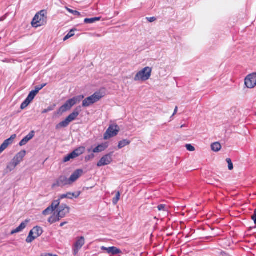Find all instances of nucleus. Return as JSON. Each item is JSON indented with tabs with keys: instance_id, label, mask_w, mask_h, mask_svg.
<instances>
[{
	"instance_id": "nucleus-1",
	"label": "nucleus",
	"mask_w": 256,
	"mask_h": 256,
	"mask_svg": "<svg viewBox=\"0 0 256 256\" xmlns=\"http://www.w3.org/2000/svg\"><path fill=\"white\" fill-rule=\"evenodd\" d=\"M46 12L44 10H40L34 16L32 22V26L34 28H38L46 24L47 21Z\"/></svg>"
},
{
	"instance_id": "nucleus-2",
	"label": "nucleus",
	"mask_w": 256,
	"mask_h": 256,
	"mask_svg": "<svg viewBox=\"0 0 256 256\" xmlns=\"http://www.w3.org/2000/svg\"><path fill=\"white\" fill-rule=\"evenodd\" d=\"M80 114V110L78 108H76L73 111V112L70 114L66 119L65 120L61 122L59 124H58L56 126V130H60L62 128L67 127L70 123L73 120H75L77 116Z\"/></svg>"
},
{
	"instance_id": "nucleus-3",
	"label": "nucleus",
	"mask_w": 256,
	"mask_h": 256,
	"mask_svg": "<svg viewBox=\"0 0 256 256\" xmlns=\"http://www.w3.org/2000/svg\"><path fill=\"white\" fill-rule=\"evenodd\" d=\"M104 96L103 92H94L92 96L86 98L82 101V106L88 107L91 104H94Z\"/></svg>"
},
{
	"instance_id": "nucleus-4",
	"label": "nucleus",
	"mask_w": 256,
	"mask_h": 256,
	"mask_svg": "<svg viewBox=\"0 0 256 256\" xmlns=\"http://www.w3.org/2000/svg\"><path fill=\"white\" fill-rule=\"evenodd\" d=\"M152 72V68H151L148 66L145 67L136 74L134 80L135 81H146L150 78Z\"/></svg>"
},
{
	"instance_id": "nucleus-5",
	"label": "nucleus",
	"mask_w": 256,
	"mask_h": 256,
	"mask_svg": "<svg viewBox=\"0 0 256 256\" xmlns=\"http://www.w3.org/2000/svg\"><path fill=\"white\" fill-rule=\"evenodd\" d=\"M43 232L42 228L38 226L34 227L29 232L28 236L26 239V242L30 243L36 238L39 237Z\"/></svg>"
},
{
	"instance_id": "nucleus-6",
	"label": "nucleus",
	"mask_w": 256,
	"mask_h": 256,
	"mask_svg": "<svg viewBox=\"0 0 256 256\" xmlns=\"http://www.w3.org/2000/svg\"><path fill=\"white\" fill-rule=\"evenodd\" d=\"M120 131V128L116 124L110 125L104 136L105 140L116 136Z\"/></svg>"
},
{
	"instance_id": "nucleus-7",
	"label": "nucleus",
	"mask_w": 256,
	"mask_h": 256,
	"mask_svg": "<svg viewBox=\"0 0 256 256\" xmlns=\"http://www.w3.org/2000/svg\"><path fill=\"white\" fill-rule=\"evenodd\" d=\"M244 84L248 88H254L256 86V72L248 75L245 78Z\"/></svg>"
},
{
	"instance_id": "nucleus-8",
	"label": "nucleus",
	"mask_w": 256,
	"mask_h": 256,
	"mask_svg": "<svg viewBox=\"0 0 256 256\" xmlns=\"http://www.w3.org/2000/svg\"><path fill=\"white\" fill-rule=\"evenodd\" d=\"M68 184H71L69 179L64 176H60L56 180V182L52 184V188H55L58 186L62 187Z\"/></svg>"
},
{
	"instance_id": "nucleus-9",
	"label": "nucleus",
	"mask_w": 256,
	"mask_h": 256,
	"mask_svg": "<svg viewBox=\"0 0 256 256\" xmlns=\"http://www.w3.org/2000/svg\"><path fill=\"white\" fill-rule=\"evenodd\" d=\"M112 152L102 156L97 164L98 167L108 165L112 162Z\"/></svg>"
},
{
	"instance_id": "nucleus-10",
	"label": "nucleus",
	"mask_w": 256,
	"mask_h": 256,
	"mask_svg": "<svg viewBox=\"0 0 256 256\" xmlns=\"http://www.w3.org/2000/svg\"><path fill=\"white\" fill-rule=\"evenodd\" d=\"M84 238L83 236H80L76 240L73 248V254L74 256L78 254L79 250L84 245Z\"/></svg>"
},
{
	"instance_id": "nucleus-11",
	"label": "nucleus",
	"mask_w": 256,
	"mask_h": 256,
	"mask_svg": "<svg viewBox=\"0 0 256 256\" xmlns=\"http://www.w3.org/2000/svg\"><path fill=\"white\" fill-rule=\"evenodd\" d=\"M70 208L65 204H62L57 208L56 212L60 218H64L70 212Z\"/></svg>"
},
{
	"instance_id": "nucleus-12",
	"label": "nucleus",
	"mask_w": 256,
	"mask_h": 256,
	"mask_svg": "<svg viewBox=\"0 0 256 256\" xmlns=\"http://www.w3.org/2000/svg\"><path fill=\"white\" fill-rule=\"evenodd\" d=\"M101 250L106 252L107 254L112 255H116L122 253L120 249L115 246L106 248L104 246L101 247Z\"/></svg>"
},
{
	"instance_id": "nucleus-13",
	"label": "nucleus",
	"mask_w": 256,
	"mask_h": 256,
	"mask_svg": "<svg viewBox=\"0 0 256 256\" xmlns=\"http://www.w3.org/2000/svg\"><path fill=\"white\" fill-rule=\"evenodd\" d=\"M16 134H12L11 136L5 140L4 142L2 144V145L0 146V154L5 150L7 148V147L10 144H12L14 141V140L16 138Z\"/></svg>"
},
{
	"instance_id": "nucleus-14",
	"label": "nucleus",
	"mask_w": 256,
	"mask_h": 256,
	"mask_svg": "<svg viewBox=\"0 0 256 256\" xmlns=\"http://www.w3.org/2000/svg\"><path fill=\"white\" fill-rule=\"evenodd\" d=\"M84 172L82 169H78L75 170L68 178L70 184L75 182L82 174Z\"/></svg>"
},
{
	"instance_id": "nucleus-15",
	"label": "nucleus",
	"mask_w": 256,
	"mask_h": 256,
	"mask_svg": "<svg viewBox=\"0 0 256 256\" xmlns=\"http://www.w3.org/2000/svg\"><path fill=\"white\" fill-rule=\"evenodd\" d=\"M26 154V150H23L20 151L14 156L12 161L18 166L21 162L22 161Z\"/></svg>"
},
{
	"instance_id": "nucleus-16",
	"label": "nucleus",
	"mask_w": 256,
	"mask_h": 256,
	"mask_svg": "<svg viewBox=\"0 0 256 256\" xmlns=\"http://www.w3.org/2000/svg\"><path fill=\"white\" fill-rule=\"evenodd\" d=\"M34 136V132L31 131L19 143L20 146L26 145L30 140Z\"/></svg>"
},
{
	"instance_id": "nucleus-17",
	"label": "nucleus",
	"mask_w": 256,
	"mask_h": 256,
	"mask_svg": "<svg viewBox=\"0 0 256 256\" xmlns=\"http://www.w3.org/2000/svg\"><path fill=\"white\" fill-rule=\"evenodd\" d=\"M80 194V192H67L66 194H62L60 196V199H63L64 198H68L69 199H72L73 198H77L79 196Z\"/></svg>"
},
{
	"instance_id": "nucleus-18",
	"label": "nucleus",
	"mask_w": 256,
	"mask_h": 256,
	"mask_svg": "<svg viewBox=\"0 0 256 256\" xmlns=\"http://www.w3.org/2000/svg\"><path fill=\"white\" fill-rule=\"evenodd\" d=\"M29 220H26L24 222H22L21 224L16 229L12 230L11 232V234H14L16 233L22 232L26 226L27 224L29 222Z\"/></svg>"
},
{
	"instance_id": "nucleus-19",
	"label": "nucleus",
	"mask_w": 256,
	"mask_h": 256,
	"mask_svg": "<svg viewBox=\"0 0 256 256\" xmlns=\"http://www.w3.org/2000/svg\"><path fill=\"white\" fill-rule=\"evenodd\" d=\"M61 218H60L58 213L56 214V212H54L52 216L49 218L48 222L50 224H53L59 221Z\"/></svg>"
},
{
	"instance_id": "nucleus-20",
	"label": "nucleus",
	"mask_w": 256,
	"mask_h": 256,
	"mask_svg": "<svg viewBox=\"0 0 256 256\" xmlns=\"http://www.w3.org/2000/svg\"><path fill=\"white\" fill-rule=\"evenodd\" d=\"M107 147H108V146H106V144H102L98 145V146L95 148L93 150L92 152L94 153H98V152H102L104 151L107 148Z\"/></svg>"
},
{
	"instance_id": "nucleus-21",
	"label": "nucleus",
	"mask_w": 256,
	"mask_h": 256,
	"mask_svg": "<svg viewBox=\"0 0 256 256\" xmlns=\"http://www.w3.org/2000/svg\"><path fill=\"white\" fill-rule=\"evenodd\" d=\"M130 141L128 140H120L118 142V148L119 149H121L124 147L130 144Z\"/></svg>"
},
{
	"instance_id": "nucleus-22",
	"label": "nucleus",
	"mask_w": 256,
	"mask_h": 256,
	"mask_svg": "<svg viewBox=\"0 0 256 256\" xmlns=\"http://www.w3.org/2000/svg\"><path fill=\"white\" fill-rule=\"evenodd\" d=\"M84 98V96L80 95L72 98V100L74 104L75 105L77 104L80 103Z\"/></svg>"
},
{
	"instance_id": "nucleus-23",
	"label": "nucleus",
	"mask_w": 256,
	"mask_h": 256,
	"mask_svg": "<svg viewBox=\"0 0 256 256\" xmlns=\"http://www.w3.org/2000/svg\"><path fill=\"white\" fill-rule=\"evenodd\" d=\"M222 146L218 142H216L211 144L212 150L214 152H218L221 149Z\"/></svg>"
},
{
	"instance_id": "nucleus-24",
	"label": "nucleus",
	"mask_w": 256,
	"mask_h": 256,
	"mask_svg": "<svg viewBox=\"0 0 256 256\" xmlns=\"http://www.w3.org/2000/svg\"><path fill=\"white\" fill-rule=\"evenodd\" d=\"M100 17H95L92 18H86L84 20V22L86 24H92L100 20Z\"/></svg>"
},
{
	"instance_id": "nucleus-25",
	"label": "nucleus",
	"mask_w": 256,
	"mask_h": 256,
	"mask_svg": "<svg viewBox=\"0 0 256 256\" xmlns=\"http://www.w3.org/2000/svg\"><path fill=\"white\" fill-rule=\"evenodd\" d=\"M60 199L59 198L58 200H54L52 202L50 207L52 208L54 210H55L57 208H58L60 206Z\"/></svg>"
},
{
	"instance_id": "nucleus-26",
	"label": "nucleus",
	"mask_w": 256,
	"mask_h": 256,
	"mask_svg": "<svg viewBox=\"0 0 256 256\" xmlns=\"http://www.w3.org/2000/svg\"><path fill=\"white\" fill-rule=\"evenodd\" d=\"M70 110V108L68 106V105L66 102L64 105L60 107L59 108V110L61 113L64 112L68 110Z\"/></svg>"
},
{
	"instance_id": "nucleus-27",
	"label": "nucleus",
	"mask_w": 256,
	"mask_h": 256,
	"mask_svg": "<svg viewBox=\"0 0 256 256\" xmlns=\"http://www.w3.org/2000/svg\"><path fill=\"white\" fill-rule=\"evenodd\" d=\"M36 94H37L36 92H34V90H32L30 92L26 99L28 100L29 102H32Z\"/></svg>"
},
{
	"instance_id": "nucleus-28",
	"label": "nucleus",
	"mask_w": 256,
	"mask_h": 256,
	"mask_svg": "<svg viewBox=\"0 0 256 256\" xmlns=\"http://www.w3.org/2000/svg\"><path fill=\"white\" fill-rule=\"evenodd\" d=\"M16 166L17 165L12 161L8 164L6 166V169L8 170L11 172L12 170H14Z\"/></svg>"
},
{
	"instance_id": "nucleus-29",
	"label": "nucleus",
	"mask_w": 256,
	"mask_h": 256,
	"mask_svg": "<svg viewBox=\"0 0 256 256\" xmlns=\"http://www.w3.org/2000/svg\"><path fill=\"white\" fill-rule=\"evenodd\" d=\"M120 192H118L116 194V196L112 199V203L116 205L118 202L120 200Z\"/></svg>"
},
{
	"instance_id": "nucleus-30",
	"label": "nucleus",
	"mask_w": 256,
	"mask_h": 256,
	"mask_svg": "<svg viewBox=\"0 0 256 256\" xmlns=\"http://www.w3.org/2000/svg\"><path fill=\"white\" fill-rule=\"evenodd\" d=\"M54 211V209H52V208H51L50 206H49L48 208H47L45 210L43 211L42 214L44 215H48L51 214Z\"/></svg>"
},
{
	"instance_id": "nucleus-31",
	"label": "nucleus",
	"mask_w": 256,
	"mask_h": 256,
	"mask_svg": "<svg viewBox=\"0 0 256 256\" xmlns=\"http://www.w3.org/2000/svg\"><path fill=\"white\" fill-rule=\"evenodd\" d=\"M74 30H72L64 38V40L66 41L68 38L74 36Z\"/></svg>"
},
{
	"instance_id": "nucleus-32",
	"label": "nucleus",
	"mask_w": 256,
	"mask_h": 256,
	"mask_svg": "<svg viewBox=\"0 0 256 256\" xmlns=\"http://www.w3.org/2000/svg\"><path fill=\"white\" fill-rule=\"evenodd\" d=\"M46 85V84H44L41 85L36 86L35 87V90H33L34 92H36L37 94L39 92L40 90H41L43 88H44Z\"/></svg>"
},
{
	"instance_id": "nucleus-33",
	"label": "nucleus",
	"mask_w": 256,
	"mask_h": 256,
	"mask_svg": "<svg viewBox=\"0 0 256 256\" xmlns=\"http://www.w3.org/2000/svg\"><path fill=\"white\" fill-rule=\"evenodd\" d=\"M30 102H29L28 100L26 99L25 100L22 104L20 106V108L23 110L27 107L28 104L30 103Z\"/></svg>"
},
{
	"instance_id": "nucleus-34",
	"label": "nucleus",
	"mask_w": 256,
	"mask_h": 256,
	"mask_svg": "<svg viewBox=\"0 0 256 256\" xmlns=\"http://www.w3.org/2000/svg\"><path fill=\"white\" fill-rule=\"evenodd\" d=\"M55 106V105H54L52 106H48L47 108L44 109L42 111V114H46L49 112L52 111V110H54Z\"/></svg>"
},
{
	"instance_id": "nucleus-35",
	"label": "nucleus",
	"mask_w": 256,
	"mask_h": 256,
	"mask_svg": "<svg viewBox=\"0 0 256 256\" xmlns=\"http://www.w3.org/2000/svg\"><path fill=\"white\" fill-rule=\"evenodd\" d=\"M226 161L228 164V168L229 170H232L234 167L231 159L230 158H228L226 159Z\"/></svg>"
},
{
	"instance_id": "nucleus-36",
	"label": "nucleus",
	"mask_w": 256,
	"mask_h": 256,
	"mask_svg": "<svg viewBox=\"0 0 256 256\" xmlns=\"http://www.w3.org/2000/svg\"><path fill=\"white\" fill-rule=\"evenodd\" d=\"M66 9L68 12L73 14L74 16H80V13L76 10H72L68 8H66Z\"/></svg>"
},
{
	"instance_id": "nucleus-37",
	"label": "nucleus",
	"mask_w": 256,
	"mask_h": 256,
	"mask_svg": "<svg viewBox=\"0 0 256 256\" xmlns=\"http://www.w3.org/2000/svg\"><path fill=\"white\" fill-rule=\"evenodd\" d=\"M186 147L188 150L190 152H194L195 150V148L191 144H186Z\"/></svg>"
},
{
	"instance_id": "nucleus-38",
	"label": "nucleus",
	"mask_w": 256,
	"mask_h": 256,
	"mask_svg": "<svg viewBox=\"0 0 256 256\" xmlns=\"http://www.w3.org/2000/svg\"><path fill=\"white\" fill-rule=\"evenodd\" d=\"M166 204H161L158 206V208L160 211H161V210L166 211Z\"/></svg>"
},
{
	"instance_id": "nucleus-39",
	"label": "nucleus",
	"mask_w": 256,
	"mask_h": 256,
	"mask_svg": "<svg viewBox=\"0 0 256 256\" xmlns=\"http://www.w3.org/2000/svg\"><path fill=\"white\" fill-rule=\"evenodd\" d=\"M84 149V148L82 147V148H77V149L75 150L74 151L76 152V154H80V156L82 154H83Z\"/></svg>"
},
{
	"instance_id": "nucleus-40",
	"label": "nucleus",
	"mask_w": 256,
	"mask_h": 256,
	"mask_svg": "<svg viewBox=\"0 0 256 256\" xmlns=\"http://www.w3.org/2000/svg\"><path fill=\"white\" fill-rule=\"evenodd\" d=\"M71 159H73L71 154H68L64 158V162H67L69 160H70Z\"/></svg>"
},
{
	"instance_id": "nucleus-41",
	"label": "nucleus",
	"mask_w": 256,
	"mask_h": 256,
	"mask_svg": "<svg viewBox=\"0 0 256 256\" xmlns=\"http://www.w3.org/2000/svg\"><path fill=\"white\" fill-rule=\"evenodd\" d=\"M66 104L68 105L70 108H71L74 104L72 99H70L66 102Z\"/></svg>"
},
{
	"instance_id": "nucleus-42",
	"label": "nucleus",
	"mask_w": 256,
	"mask_h": 256,
	"mask_svg": "<svg viewBox=\"0 0 256 256\" xmlns=\"http://www.w3.org/2000/svg\"><path fill=\"white\" fill-rule=\"evenodd\" d=\"M72 158H74L80 156V154H76L74 150L70 154Z\"/></svg>"
},
{
	"instance_id": "nucleus-43",
	"label": "nucleus",
	"mask_w": 256,
	"mask_h": 256,
	"mask_svg": "<svg viewBox=\"0 0 256 256\" xmlns=\"http://www.w3.org/2000/svg\"><path fill=\"white\" fill-rule=\"evenodd\" d=\"M252 219L254 220V224H256V209L254 210V214L252 216Z\"/></svg>"
},
{
	"instance_id": "nucleus-44",
	"label": "nucleus",
	"mask_w": 256,
	"mask_h": 256,
	"mask_svg": "<svg viewBox=\"0 0 256 256\" xmlns=\"http://www.w3.org/2000/svg\"><path fill=\"white\" fill-rule=\"evenodd\" d=\"M146 19L150 22H154L156 19L155 17L146 18Z\"/></svg>"
},
{
	"instance_id": "nucleus-45",
	"label": "nucleus",
	"mask_w": 256,
	"mask_h": 256,
	"mask_svg": "<svg viewBox=\"0 0 256 256\" xmlns=\"http://www.w3.org/2000/svg\"><path fill=\"white\" fill-rule=\"evenodd\" d=\"M40 256H58L56 255H54L50 254H42Z\"/></svg>"
},
{
	"instance_id": "nucleus-46",
	"label": "nucleus",
	"mask_w": 256,
	"mask_h": 256,
	"mask_svg": "<svg viewBox=\"0 0 256 256\" xmlns=\"http://www.w3.org/2000/svg\"><path fill=\"white\" fill-rule=\"evenodd\" d=\"M178 107L177 106H176L175 108H174V114H173L172 115V116H173L174 115H175L176 114V112H178Z\"/></svg>"
},
{
	"instance_id": "nucleus-47",
	"label": "nucleus",
	"mask_w": 256,
	"mask_h": 256,
	"mask_svg": "<svg viewBox=\"0 0 256 256\" xmlns=\"http://www.w3.org/2000/svg\"><path fill=\"white\" fill-rule=\"evenodd\" d=\"M66 222H62L60 224V226H64V224H66Z\"/></svg>"
},
{
	"instance_id": "nucleus-48",
	"label": "nucleus",
	"mask_w": 256,
	"mask_h": 256,
	"mask_svg": "<svg viewBox=\"0 0 256 256\" xmlns=\"http://www.w3.org/2000/svg\"><path fill=\"white\" fill-rule=\"evenodd\" d=\"M185 126H186V125L185 124H183V125L181 126L180 128H184Z\"/></svg>"
},
{
	"instance_id": "nucleus-49",
	"label": "nucleus",
	"mask_w": 256,
	"mask_h": 256,
	"mask_svg": "<svg viewBox=\"0 0 256 256\" xmlns=\"http://www.w3.org/2000/svg\"><path fill=\"white\" fill-rule=\"evenodd\" d=\"M90 157L94 158V155L93 154H92V156H89V158H90Z\"/></svg>"
},
{
	"instance_id": "nucleus-50",
	"label": "nucleus",
	"mask_w": 256,
	"mask_h": 256,
	"mask_svg": "<svg viewBox=\"0 0 256 256\" xmlns=\"http://www.w3.org/2000/svg\"><path fill=\"white\" fill-rule=\"evenodd\" d=\"M90 157L94 158V155L93 154H92V156H89V158H90Z\"/></svg>"
}]
</instances>
